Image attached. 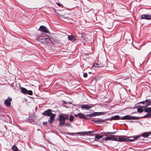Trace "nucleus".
Listing matches in <instances>:
<instances>
[{
    "label": "nucleus",
    "instance_id": "58836bf2",
    "mask_svg": "<svg viewBox=\"0 0 151 151\" xmlns=\"http://www.w3.org/2000/svg\"><path fill=\"white\" fill-rule=\"evenodd\" d=\"M150 134H151V132H149Z\"/></svg>",
    "mask_w": 151,
    "mask_h": 151
},
{
    "label": "nucleus",
    "instance_id": "dca6fc26",
    "mask_svg": "<svg viewBox=\"0 0 151 151\" xmlns=\"http://www.w3.org/2000/svg\"><path fill=\"white\" fill-rule=\"evenodd\" d=\"M61 117V118L62 119H63L64 120H65L68 119L69 118V116L68 115H65L64 116L61 114L59 115Z\"/></svg>",
    "mask_w": 151,
    "mask_h": 151
},
{
    "label": "nucleus",
    "instance_id": "9d476101",
    "mask_svg": "<svg viewBox=\"0 0 151 151\" xmlns=\"http://www.w3.org/2000/svg\"><path fill=\"white\" fill-rule=\"evenodd\" d=\"M74 116L75 117H78L79 119H87V118L84 116V114L81 113H78L76 114H74Z\"/></svg>",
    "mask_w": 151,
    "mask_h": 151
},
{
    "label": "nucleus",
    "instance_id": "6e6552de",
    "mask_svg": "<svg viewBox=\"0 0 151 151\" xmlns=\"http://www.w3.org/2000/svg\"><path fill=\"white\" fill-rule=\"evenodd\" d=\"M39 29L41 31L45 33H49V31L48 30L47 28L45 26L42 25L40 26Z\"/></svg>",
    "mask_w": 151,
    "mask_h": 151
},
{
    "label": "nucleus",
    "instance_id": "6ab92c4d",
    "mask_svg": "<svg viewBox=\"0 0 151 151\" xmlns=\"http://www.w3.org/2000/svg\"><path fill=\"white\" fill-rule=\"evenodd\" d=\"M103 137V135H100L99 134H96L95 135V140H96V139H99L101 138H102Z\"/></svg>",
    "mask_w": 151,
    "mask_h": 151
},
{
    "label": "nucleus",
    "instance_id": "cd10ccee",
    "mask_svg": "<svg viewBox=\"0 0 151 151\" xmlns=\"http://www.w3.org/2000/svg\"><path fill=\"white\" fill-rule=\"evenodd\" d=\"M102 134H104L105 136H106L109 134H112V132H103L101 133Z\"/></svg>",
    "mask_w": 151,
    "mask_h": 151
},
{
    "label": "nucleus",
    "instance_id": "7ed1b4c3",
    "mask_svg": "<svg viewBox=\"0 0 151 151\" xmlns=\"http://www.w3.org/2000/svg\"><path fill=\"white\" fill-rule=\"evenodd\" d=\"M107 112H95L93 114H87L86 115L87 116L89 117H94L96 116H99L100 115H105Z\"/></svg>",
    "mask_w": 151,
    "mask_h": 151
},
{
    "label": "nucleus",
    "instance_id": "b1692460",
    "mask_svg": "<svg viewBox=\"0 0 151 151\" xmlns=\"http://www.w3.org/2000/svg\"><path fill=\"white\" fill-rule=\"evenodd\" d=\"M78 132L77 133H69L68 134H70L72 135H75L76 134H82V133H80L81 132Z\"/></svg>",
    "mask_w": 151,
    "mask_h": 151
},
{
    "label": "nucleus",
    "instance_id": "f257e3e1",
    "mask_svg": "<svg viewBox=\"0 0 151 151\" xmlns=\"http://www.w3.org/2000/svg\"><path fill=\"white\" fill-rule=\"evenodd\" d=\"M42 34L37 35V40L42 43H47L49 40V39L48 38H45L43 36H42Z\"/></svg>",
    "mask_w": 151,
    "mask_h": 151
},
{
    "label": "nucleus",
    "instance_id": "f8f14e48",
    "mask_svg": "<svg viewBox=\"0 0 151 151\" xmlns=\"http://www.w3.org/2000/svg\"><path fill=\"white\" fill-rule=\"evenodd\" d=\"M59 125L60 126H63L65 123V120L63 119H62L61 117L60 116H59Z\"/></svg>",
    "mask_w": 151,
    "mask_h": 151
},
{
    "label": "nucleus",
    "instance_id": "473e14b6",
    "mask_svg": "<svg viewBox=\"0 0 151 151\" xmlns=\"http://www.w3.org/2000/svg\"><path fill=\"white\" fill-rule=\"evenodd\" d=\"M134 141V139H127V142H132Z\"/></svg>",
    "mask_w": 151,
    "mask_h": 151
},
{
    "label": "nucleus",
    "instance_id": "c85d7f7f",
    "mask_svg": "<svg viewBox=\"0 0 151 151\" xmlns=\"http://www.w3.org/2000/svg\"><path fill=\"white\" fill-rule=\"evenodd\" d=\"M74 116L73 115H70V117L69 118V120L70 122H71L73 120Z\"/></svg>",
    "mask_w": 151,
    "mask_h": 151
},
{
    "label": "nucleus",
    "instance_id": "20e7f679",
    "mask_svg": "<svg viewBox=\"0 0 151 151\" xmlns=\"http://www.w3.org/2000/svg\"><path fill=\"white\" fill-rule=\"evenodd\" d=\"M21 92L23 94H27L30 95H32L33 94V92L31 90H28L24 88L21 87L20 88Z\"/></svg>",
    "mask_w": 151,
    "mask_h": 151
},
{
    "label": "nucleus",
    "instance_id": "4c0bfd02",
    "mask_svg": "<svg viewBox=\"0 0 151 151\" xmlns=\"http://www.w3.org/2000/svg\"><path fill=\"white\" fill-rule=\"evenodd\" d=\"M112 132V134H115L116 132Z\"/></svg>",
    "mask_w": 151,
    "mask_h": 151
},
{
    "label": "nucleus",
    "instance_id": "ddd939ff",
    "mask_svg": "<svg viewBox=\"0 0 151 151\" xmlns=\"http://www.w3.org/2000/svg\"><path fill=\"white\" fill-rule=\"evenodd\" d=\"M120 116L119 115H116L115 116H113L111 117V120H119L120 119Z\"/></svg>",
    "mask_w": 151,
    "mask_h": 151
},
{
    "label": "nucleus",
    "instance_id": "4468645a",
    "mask_svg": "<svg viewBox=\"0 0 151 151\" xmlns=\"http://www.w3.org/2000/svg\"><path fill=\"white\" fill-rule=\"evenodd\" d=\"M127 139L125 138L120 137L118 138V142H127Z\"/></svg>",
    "mask_w": 151,
    "mask_h": 151
},
{
    "label": "nucleus",
    "instance_id": "f3484780",
    "mask_svg": "<svg viewBox=\"0 0 151 151\" xmlns=\"http://www.w3.org/2000/svg\"><path fill=\"white\" fill-rule=\"evenodd\" d=\"M144 111L145 112L151 114V107H145Z\"/></svg>",
    "mask_w": 151,
    "mask_h": 151
},
{
    "label": "nucleus",
    "instance_id": "f704fd0d",
    "mask_svg": "<svg viewBox=\"0 0 151 151\" xmlns=\"http://www.w3.org/2000/svg\"><path fill=\"white\" fill-rule=\"evenodd\" d=\"M145 100L144 101H142L140 102L139 103L142 104H144V105H145Z\"/></svg>",
    "mask_w": 151,
    "mask_h": 151
},
{
    "label": "nucleus",
    "instance_id": "393cba45",
    "mask_svg": "<svg viewBox=\"0 0 151 151\" xmlns=\"http://www.w3.org/2000/svg\"><path fill=\"white\" fill-rule=\"evenodd\" d=\"M12 149L14 151H18V148L15 145H13L12 146Z\"/></svg>",
    "mask_w": 151,
    "mask_h": 151
},
{
    "label": "nucleus",
    "instance_id": "4be33fe9",
    "mask_svg": "<svg viewBox=\"0 0 151 151\" xmlns=\"http://www.w3.org/2000/svg\"><path fill=\"white\" fill-rule=\"evenodd\" d=\"M151 114L147 113L144 116L142 117L143 118H149V117L151 118Z\"/></svg>",
    "mask_w": 151,
    "mask_h": 151
},
{
    "label": "nucleus",
    "instance_id": "bb28decb",
    "mask_svg": "<svg viewBox=\"0 0 151 151\" xmlns=\"http://www.w3.org/2000/svg\"><path fill=\"white\" fill-rule=\"evenodd\" d=\"M115 136L114 135L111 136V140L113 141H118V138H117L114 137Z\"/></svg>",
    "mask_w": 151,
    "mask_h": 151
},
{
    "label": "nucleus",
    "instance_id": "f03ea898",
    "mask_svg": "<svg viewBox=\"0 0 151 151\" xmlns=\"http://www.w3.org/2000/svg\"><path fill=\"white\" fill-rule=\"evenodd\" d=\"M121 120H137L139 118L138 117L135 116H130L127 115L120 117Z\"/></svg>",
    "mask_w": 151,
    "mask_h": 151
},
{
    "label": "nucleus",
    "instance_id": "e433bc0d",
    "mask_svg": "<svg viewBox=\"0 0 151 151\" xmlns=\"http://www.w3.org/2000/svg\"><path fill=\"white\" fill-rule=\"evenodd\" d=\"M43 125H46L47 124V122H43Z\"/></svg>",
    "mask_w": 151,
    "mask_h": 151
},
{
    "label": "nucleus",
    "instance_id": "aec40b11",
    "mask_svg": "<svg viewBox=\"0 0 151 151\" xmlns=\"http://www.w3.org/2000/svg\"><path fill=\"white\" fill-rule=\"evenodd\" d=\"M150 135L149 132H146L142 134L141 135V136L145 138H147Z\"/></svg>",
    "mask_w": 151,
    "mask_h": 151
},
{
    "label": "nucleus",
    "instance_id": "a878e982",
    "mask_svg": "<svg viewBox=\"0 0 151 151\" xmlns=\"http://www.w3.org/2000/svg\"><path fill=\"white\" fill-rule=\"evenodd\" d=\"M137 111L139 113H142L143 111V109L141 108H138L137 109Z\"/></svg>",
    "mask_w": 151,
    "mask_h": 151
},
{
    "label": "nucleus",
    "instance_id": "412c9836",
    "mask_svg": "<svg viewBox=\"0 0 151 151\" xmlns=\"http://www.w3.org/2000/svg\"><path fill=\"white\" fill-rule=\"evenodd\" d=\"M96 132L95 131H90L88 132H81L80 133H82V134H84L85 135H88V133H93Z\"/></svg>",
    "mask_w": 151,
    "mask_h": 151
},
{
    "label": "nucleus",
    "instance_id": "39448f33",
    "mask_svg": "<svg viewBox=\"0 0 151 151\" xmlns=\"http://www.w3.org/2000/svg\"><path fill=\"white\" fill-rule=\"evenodd\" d=\"M12 99L9 97H8L7 99H6L4 102V104L6 106L8 107H10L11 105V102Z\"/></svg>",
    "mask_w": 151,
    "mask_h": 151
},
{
    "label": "nucleus",
    "instance_id": "c9c22d12",
    "mask_svg": "<svg viewBox=\"0 0 151 151\" xmlns=\"http://www.w3.org/2000/svg\"><path fill=\"white\" fill-rule=\"evenodd\" d=\"M57 4L58 5V6H61V5L59 3H57Z\"/></svg>",
    "mask_w": 151,
    "mask_h": 151
},
{
    "label": "nucleus",
    "instance_id": "7c9ffc66",
    "mask_svg": "<svg viewBox=\"0 0 151 151\" xmlns=\"http://www.w3.org/2000/svg\"><path fill=\"white\" fill-rule=\"evenodd\" d=\"M63 126H70V124L68 122L66 123H65Z\"/></svg>",
    "mask_w": 151,
    "mask_h": 151
},
{
    "label": "nucleus",
    "instance_id": "9b49d317",
    "mask_svg": "<svg viewBox=\"0 0 151 151\" xmlns=\"http://www.w3.org/2000/svg\"><path fill=\"white\" fill-rule=\"evenodd\" d=\"M56 115L55 114H52L50 116V117L49 118L48 120V122L50 124H51L54 120V118L55 117Z\"/></svg>",
    "mask_w": 151,
    "mask_h": 151
},
{
    "label": "nucleus",
    "instance_id": "5701e85b",
    "mask_svg": "<svg viewBox=\"0 0 151 151\" xmlns=\"http://www.w3.org/2000/svg\"><path fill=\"white\" fill-rule=\"evenodd\" d=\"M68 39L69 40L74 41L75 40V37L72 35L69 36L68 37Z\"/></svg>",
    "mask_w": 151,
    "mask_h": 151
},
{
    "label": "nucleus",
    "instance_id": "72a5a7b5",
    "mask_svg": "<svg viewBox=\"0 0 151 151\" xmlns=\"http://www.w3.org/2000/svg\"><path fill=\"white\" fill-rule=\"evenodd\" d=\"M87 73H85L83 74V76L84 78H86L87 76Z\"/></svg>",
    "mask_w": 151,
    "mask_h": 151
},
{
    "label": "nucleus",
    "instance_id": "a211bd4d",
    "mask_svg": "<svg viewBox=\"0 0 151 151\" xmlns=\"http://www.w3.org/2000/svg\"><path fill=\"white\" fill-rule=\"evenodd\" d=\"M111 136L107 137L105 138H104L102 139V141L105 142L107 140H111Z\"/></svg>",
    "mask_w": 151,
    "mask_h": 151
},
{
    "label": "nucleus",
    "instance_id": "2f4dec72",
    "mask_svg": "<svg viewBox=\"0 0 151 151\" xmlns=\"http://www.w3.org/2000/svg\"><path fill=\"white\" fill-rule=\"evenodd\" d=\"M140 136L139 135H137V136H134L133 139H134V140L135 139H136L138 138H139L140 137Z\"/></svg>",
    "mask_w": 151,
    "mask_h": 151
},
{
    "label": "nucleus",
    "instance_id": "0eeeda50",
    "mask_svg": "<svg viewBox=\"0 0 151 151\" xmlns=\"http://www.w3.org/2000/svg\"><path fill=\"white\" fill-rule=\"evenodd\" d=\"M52 111H52L50 109H48L43 112L42 113V115L49 116L53 114L52 113Z\"/></svg>",
    "mask_w": 151,
    "mask_h": 151
},
{
    "label": "nucleus",
    "instance_id": "c756f323",
    "mask_svg": "<svg viewBox=\"0 0 151 151\" xmlns=\"http://www.w3.org/2000/svg\"><path fill=\"white\" fill-rule=\"evenodd\" d=\"M93 67H95L96 68H99L100 67V66L99 64L95 63L93 65Z\"/></svg>",
    "mask_w": 151,
    "mask_h": 151
},
{
    "label": "nucleus",
    "instance_id": "2eb2a0df",
    "mask_svg": "<svg viewBox=\"0 0 151 151\" xmlns=\"http://www.w3.org/2000/svg\"><path fill=\"white\" fill-rule=\"evenodd\" d=\"M151 104V100L146 99L145 100V105L143 107H147Z\"/></svg>",
    "mask_w": 151,
    "mask_h": 151
},
{
    "label": "nucleus",
    "instance_id": "1a4fd4ad",
    "mask_svg": "<svg viewBox=\"0 0 151 151\" xmlns=\"http://www.w3.org/2000/svg\"><path fill=\"white\" fill-rule=\"evenodd\" d=\"M93 106L92 104H83L81 106V108L86 109H88L91 108Z\"/></svg>",
    "mask_w": 151,
    "mask_h": 151
},
{
    "label": "nucleus",
    "instance_id": "423d86ee",
    "mask_svg": "<svg viewBox=\"0 0 151 151\" xmlns=\"http://www.w3.org/2000/svg\"><path fill=\"white\" fill-rule=\"evenodd\" d=\"M140 19H145L147 20H151V14H144L141 15Z\"/></svg>",
    "mask_w": 151,
    "mask_h": 151
}]
</instances>
